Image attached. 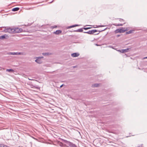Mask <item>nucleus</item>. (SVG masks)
<instances>
[{"mask_svg":"<svg viewBox=\"0 0 147 147\" xmlns=\"http://www.w3.org/2000/svg\"><path fill=\"white\" fill-rule=\"evenodd\" d=\"M63 144L62 143H60V145L61 146V145H62Z\"/></svg>","mask_w":147,"mask_h":147,"instance_id":"bb28decb","label":"nucleus"},{"mask_svg":"<svg viewBox=\"0 0 147 147\" xmlns=\"http://www.w3.org/2000/svg\"><path fill=\"white\" fill-rule=\"evenodd\" d=\"M91 28L90 27H86V28H84V29L85 30H86L88 29H90Z\"/></svg>","mask_w":147,"mask_h":147,"instance_id":"4be33fe9","label":"nucleus"},{"mask_svg":"<svg viewBox=\"0 0 147 147\" xmlns=\"http://www.w3.org/2000/svg\"><path fill=\"white\" fill-rule=\"evenodd\" d=\"M100 26V25H99V26H96V28H98V27H103V26Z\"/></svg>","mask_w":147,"mask_h":147,"instance_id":"b1692460","label":"nucleus"},{"mask_svg":"<svg viewBox=\"0 0 147 147\" xmlns=\"http://www.w3.org/2000/svg\"><path fill=\"white\" fill-rule=\"evenodd\" d=\"M8 37V36L6 35L5 34L1 36H0V39H3L5 38H7Z\"/></svg>","mask_w":147,"mask_h":147,"instance_id":"6e6552de","label":"nucleus"},{"mask_svg":"<svg viewBox=\"0 0 147 147\" xmlns=\"http://www.w3.org/2000/svg\"><path fill=\"white\" fill-rule=\"evenodd\" d=\"M64 147H77L74 144H73L70 147H67V146H65Z\"/></svg>","mask_w":147,"mask_h":147,"instance_id":"6ab92c4d","label":"nucleus"},{"mask_svg":"<svg viewBox=\"0 0 147 147\" xmlns=\"http://www.w3.org/2000/svg\"><path fill=\"white\" fill-rule=\"evenodd\" d=\"M119 36H120V35H117V37H119Z\"/></svg>","mask_w":147,"mask_h":147,"instance_id":"c85d7f7f","label":"nucleus"},{"mask_svg":"<svg viewBox=\"0 0 147 147\" xmlns=\"http://www.w3.org/2000/svg\"><path fill=\"white\" fill-rule=\"evenodd\" d=\"M62 31L60 30H56L55 32H54V33L56 34H58L61 33Z\"/></svg>","mask_w":147,"mask_h":147,"instance_id":"9d476101","label":"nucleus"},{"mask_svg":"<svg viewBox=\"0 0 147 147\" xmlns=\"http://www.w3.org/2000/svg\"><path fill=\"white\" fill-rule=\"evenodd\" d=\"M147 59V57H144V59Z\"/></svg>","mask_w":147,"mask_h":147,"instance_id":"cd10ccee","label":"nucleus"},{"mask_svg":"<svg viewBox=\"0 0 147 147\" xmlns=\"http://www.w3.org/2000/svg\"><path fill=\"white\" fill-rule=\"evenodd\" d=\"M126 30V29H125V28H121L120 29H118L116 30L115 31V32L116 33H123Z\"/></svg>","mask_w":147,"mask_h":147,"instance_id":"7ed1b4c3","label":"nucleus"},{"mask_svg":"<svg viewBox=\"0 0 147 147\" xmlns=\"http://www.w3.org/2000/svg\"><path fill=\"white\" fill-rule=\"evenodd\" d=\"M22 29L20 28H14V33H20L22 32Z\"/></svg>","mask_w":147,"mask_h":147,"instance_id":"39448f33","label":"nucleus"},{"mask_svg":"<svg viewBox=\"0 0 147 147\" xmlns=\"http://www.w3.org/2000/svg\"><path fill=\"white\" fill-rule=\"evenodd\" d=\"M19 9V7H16L12 9V11H18Z\"/></svg>","mask_w":147,"mask_h":147,"instance_id":"9b49d317","label":"nucleus"},{"mask_svg":"<svg viewBox=\"0 0 147 147\" xmlns=\"http://www.w3.org/2000/svg\"><path fill=\"white\" fill-rule=\"evenodd\" d=\"M6 71H8V72H10V71H11V72H14V71L12 69H7L6 70Z\"/></svg>","mask_w":147,"mask_h":147,"instance_id":"f3484780","label":"nucleus"},{"mask_svg":"<svg viewBox=\"0 0 147 147\" xmlns=\"http://www.w3.org/2000/svg\"><path fill=\"white\" fill-rule=\"evenodd\" d=\"M30 87L32 88H35L37 89H39V88L37 86H34L32 85H30Z\"/></svg>","mask_w":147,"mask_h":147,"instance_id":"ddd939ff","label":"nucleus"},{"mask_svg":"<svg viewBox=\"0 0 147 147\" xmlns=\"http://www.w3.org/2000/svg\"><path fill=\"white\" fill-rule=\"evenodd\" d=\"M79 54L77 53H74L71 54V56L73 57H76L79 56Z\"/></svg>","mask_w":147,"mask_h":147,"instance_id":"1a4fd4ad","label":"nucleus"},{"mask_svg":"<svg viewBox=\"0 0 147 147\" xmlns=\"http://www.w3.org/2000/svg\"><path fill=\"white\" fill-rule=\"evenodd\" d=\"M114 25L116 26H122L123 25V24H119L118 25H116V24H114Z\"/></svg>","mask_w":147,"mask_h":147,"instance_id":"5701e85b","label":"nucleus"},{"mask_svg":"<svg viewBox=\"0 0 147 147\" xmlns=\"http://www.w3.org/2000/svg\"><path fill=\"white\" fill-rule=\"evenodd\" d=\"M78 25H74L71 26L69 27V28H71L73 27H74L75 26H78Z\"/></svg>","mask_w":147,"mask_h":147,"instance_id":"a211bd4d","label":"nucleus"},{"mask_svg":"<svg viewBox=\"0 0 147 147\" xmlns=\"http://www.w3.org/2000/svg\"><path fill=\"white\" fill-rule=\"evenodd\" d=\"M63 84H62V85H61L60 86V88H61L63 86Z\"/></svg>","mask_w":147,"mask_h":147,"instance_id":"a878e982","label":"nucleus"},{"mask_svg":"<svg viewBox=\"0 0 147 147\" xmlns=\"http://www.w3.org/2000/svg\"><path fill=\"white\" fill-rule=\"evenodd\" d=\"M128 50V49H125L119 50H118V51L121 53H124L127 52V50Z\"/></svg>","mask_w":147,"mask_h":147,"instance_id":"0eeeda50","label":"nucleus"},{"mask_svg":"<svg viewBox=\"0 0 147 147\" xmlns=\"http://www.w3.org/2000/svg\"><path fill=\"white\" fill-rule=\"evenodd\" d=\"M42 55H49V53H43Z\"/></svg>","mask_w":147,"mask_h":147,"instance_id":"aec40b11","label":"nucleus"},{"mask_svg":"<svg viewBox=\"0 0 147 147\" xmlns=\"http://www.w3.org/2000/svg\"><path fill=\"white\" fill-rule=\"evenodd\" d=\"M57 27V26H53L52 27H53V28H56Z\"/></svg>","mask_w":147,"mask_h":147,"instance_id":"393cba45","label":"nucleus"},{"mask_svg":"<svg viewBox=\"0 0 147 147\" xmlns=\"http://www.w3.org/2000/svg\"><path fill=\"white\" fill-rule=\"evenodd\" d=\"M5 28V29L4 30V31L5 32H8L10 33H14V28L8 27Z\"/></svg>","mask_w":147,"mask_h":147,"instance_id":"f257e3e1","label":"nucleus"},{"mask_svg":"<svg viewBox=\"0 0 147 147\" xmlns=\"http://www.w3.org/2000/svg\"><path fill=\"white\" fill-rule=\"evenodd\" d=\"M8 54L9 55H23L24 53L22 52H9L8 53Z\"/></svg>","mask_w":147,"mask_h":147,"instance_id":"f03ea898","label":"nucleus"},{"mask_svg":"<svg viewBox=\"0 0 147 147\" xmlns=\"http://www.w3.org/2000/svg\"><path fill=\"white\" fill-rule=\"evenodd\" d=\"M97 31L96 30H92V33L93 34L96 32Z\"/></svg>","mask_w":147,"mask_h":147,"instance_id":"412c9836","label":"nucleus"},{"mask_svg":"<svg viewBox=\"0 0 147 147\" xmlns=\"http://www.w3.org/2000/svg\"><path fill=\"white\" fill-rule=\"evenodd\" d=\"M99 85L97 84H96L92 85V86L93 87H97Z\"/></svg>","mask_w":147,"mask_h":147,"instance_id":"2eb2a0df","label":"nucleus"},{"mask_svg":"<svg viewBox=\"0 0 147 147\" xmlns=\"http://www.w3.org/2000/svg\"><path fill=\"white\" fill-rule=\"evenodd\" d=\"M134 31V30H130L126 32L125 33L126 34H129L133 33Z\"/></svg>","mask_w":147,"mask_h":147,"instance_id":"f8f14e48","label":"nucleus"},{"mask_svg":"<svg viewBox=\"0 0 147 147\" xmlns=\"http://www.w3.org/2000/svg\"><path fill=\"white\" fill-rule=\"evenodd\" d=\"M83 31V30L82 28L79 29H78L76 30H75V31L76 32H82Z\"/></svg>","mask_w":147,"mask_h":147,"instance_id":"dca6fc26","label":"nucleus"},{"mask_svg":"<svg viewBox=\"0 0 147 147\" xmlns=\"http://www.w3.org/2000/svg\"><path fill=\"white\" fill-rule=\"evenodd\" d=\"M43 57H37V59L35 60V61L36 63L39 64H41L42 62V61L41 59L43 58Z\"/></svg>","mask_w":147,"mask_h":147,"instance_id":"20e7f679","label":"nucleus"},{"mask_svg":"<svg viewBox=\"0 0 147 147\" xmlns=\"http://www.w3.org/2000/svg\"><path fill=\"white\" fill-rule=\"evenodd\" d=\"M84 33H88V34H93L92 30H89L87 32H84Z\"/></svg>","mask_w":147,"mask_h":147,"instance_id":"4468645a","label":"nucleus"},{"mask_svg":"<svg viewBox=\"0 0 147 147\" xmlns=\"http://www.w3.org/2000/svg\"><path fill=\"white\" fill-rule=\"evenodd\" d=\"M63 141L64 142H65V143L67 144V145H69L68 147H70L71 146V145H72L73 144L72 143L68 141H67L66 140H63Z\"/></svg>","mask_w":147,"mask_h":147,"instance_id":"423d86ee","label":"nucleus"}]
</instances>
